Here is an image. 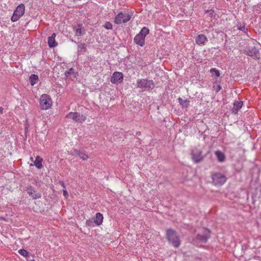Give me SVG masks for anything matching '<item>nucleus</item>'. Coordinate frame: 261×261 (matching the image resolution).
<instances>
[{
	"label": "nucleus",
	"mask_w": 261,
	"mask_h": 261,
	"mask_svg": "<svg viewBox=\"0 0 261 261\" xmlns=\"http://www.w3.org/2000/svg\"><path fill=\"white\" fill-rule=\"evenodd\" d=\"M166 235L169 242L175 248H178L180 243L178 236L172 229H168Z\"/></svg>",
	"instance_id": "1"
},
{
	"label": "nucleus",
	"mask_w": 261,
	"mask_h": 261,
	"mask_svg": "<svg viewBox=\"0 0 261 261\" xmlns=\"http://www.w3.org/2000/svg\"><path fill=\"white\" fill-rule=\"evenodd\" d=\"M212 182L215 186H222L226 181V176L220 172H214L211 174Z\"/></svg>",
	"instance_id": "2"
},
{
	"label": "nucleus",
	"mask_w": 261,
	"mask_h": 261,
	"mask_svg": "<svg viewBox=\"0 0 261 261\" xmlns=\"http://www.w3.org/2000/svg\"><path fill=\"white\" fill-rule=\"evenodd\" d=\"M149 33V30L145 27L142 29L141 31L134 38V42L141 46H143L144 44L145 38Z\"/></svg>",
	"instance_id": "3"
},
{
	"label": "nucleus",
	"mask_w": 261,
	"mask_h": 261,
	"mask_svg": "<svg viewBox=\"0 0 261 261\" xmlns=\"http://www.w3.org/2000/svg\"><path fill=\"white\" fill-rule=\"evenodd\" d=\"M40 104L42 110H48L52 105V100L47 94H43L40 99Z\"/></svg>",
	"instance_id": "4"
},
{
	"label": "nucleus",
	"mask_w": 261,
	"mask_h": 261,
	"mask_svg": "<svg viewBox=\"0 0 261 261\" xmlns=\"http://www.w3.org/2000/svg\"><path fill=\"white\" fill-rule=\"evenodd\" d=\"M66 118L71 119L79 123H82L85 121L86 119L85 116L77 112H70L66 115Z\"/></svg>",
	"instance_id": "5"
},
{
	"label": "nucleus",
	"mask_w": 261,
	"mask_h": 261,
	"mask_svg": "<svg viewBox=\"0 0 261 261\" xmlns=\"http://www.w3.org/2000/svg\"><path fill=\"white\" fill-rule=\"evenodd\" d=\"M137 87L139 88H147L152 89L154 85L152 81H148L146 79H141L137 81Z\"/></svg>",
	"instance_id": "6"
},
{
	"label": "nucleus",
	"mask_w": 261,
	"mask_h": 261,
	"mask_svg": "<svg viewBox=\"0 0 261 261\" xmlns=\"http://www.w3.org/2000/svg\"><path fill=\"white\" fill-rule=\"evenodd\" d=\"M210 237V231L207 229H204L202 233L197 235L196 240L200 243H206Z\"/></svg>",
	"instance_id": "7"
},
{
	"label": "nucleus",
	"mask_w": 261,
	"mask_h": 261,
	"mask_svg": "<svg viewBox=\"0 0 261 261\" xmlns=\"http://www.w3.org/2000/svg\"><path fill=\"white\" fill-rule=\"evenodd\" d=\"M192 159L195 163H198L203 160V156L202 154V151L200 149H195L192 152Z\"/></svg>",
	"instance_id": "8"
},
{
	"label": "nucleus",
	"mask_w": 261,
	"mask_h": 261,
	"mask_svg": "<svg viewBox=\"0 0 261 261\" xmlns=\"http://www.w3.org/2000/svg\"><path fill=\"white\" fill-rule=\"evenodd\" d=\"M123 79V75L120 72H114L111 78V82L113 84L121 83Z\"/></svg>",
	"instance_id": "9"
},
{
	"label": "nucleus",
	"mask_w": 261,
	"mask_h": 261,
	"mask_svg": "<svg viewBox=\"0 0 261 261\" xmlns=\"http://www.w3.org/2000/svg\"><path fill=\"white\" fill-rule=\"evenodd\" d=\"M246 54L249 56H251L254 59L259 58V50L254 47H249L245 50Z\"/></svg>",
	"instance_id": "10"
},
{
	"label": "nucleus",
	"mask_w": 261,
	"mask_h": 261,
	"mask_svg": "<svg viewBox=\"0 0 261 261\" xmlns=\"http://www.w3.org/2000/svg\"><path fill=\"white\" fill-rule=\"evenodd\" d=\"M26 191L28 194L34 199H38L41 197V194L37 192L32 186L28 187Z\"/></svg>",
	"instance_id": "11"
},
{
	"label": "nucleus",
	"mask_w": 261,
	"mask_h": 261,
	"mask_svg": "<svg viewBox=\"0 0 261 261\" xmlns=\"http://www.w3.org/2000/svg\"><path fill=\"white\" fill-rule=\"evenodd\" d=\"M25 11L24 5L22 4L18 5L16 8L14 12L13 15L12 16H22L24 14Z\"/></svg>",
	"instance_id": "12"
},
{
	"label": "nucleus",
	"mask_w": 261,
	"mask_h": 261,
	"mask_svg": "<svg viewBox=\"0 0 261 261\" xmlns=\"http://www.w3.org/2000/svg\"><path fill=\"white\" fill-rule=\"evenodd\" d=\"M195 41L198 45H204L205 42L207 41V39L204 35L200 34L196 37Z\"/></svg>",
	"instance_id": "13"
},
{
	"label": "nucleus",
	"mask_w": 261,
	"mask_h": 261,
	"mask_svg": "<svg viewBox=\"0 0 261 261\" xmlns=\"http://www.w3.org/2000/svg\"><path fill=\"white\" fill-rule=\"evenodd\" d=\"M56 36V34L55 33H53L50 37H49L48 38V44L50 47H54L57 45V43L55 41V37Z\"/></svg>",
	"instance_id": "14"
},
{
	"label": "nucleus",
	"mask_w": 261,
	"mask_h": 261,
	"mask_svg": "<svg viewBox=\"0 0 261 261\" xmlns=\"http://www.w3.org/2000/svg\"><path fill=\"white\" fill-rule=\"evenodd\" d=\"M243 106V102L242 101H236L234 102V107L232 109V113L237 114L238 110L241 109Z\"/></svg>",
	"instance_id": "15"
},
{
	"label": "nucleus",
	"mask_w": 261,
	"mask_h": 261,
	"mask_svg": "<svg viewBox=\"0 0 261 261\" xmlns=\"http://www.w3.org/2000/svg\"><path fill=\"white\" fill-rule=\"evenodd\" d=\"M215 154L217 158V160L220 162H223L225 160V154L220 150L215 151Z\"/></svg>",
	"instance_id": "16"
},
{
	"label": "nucleus",
	"mask_w": 261,
	"mask_h": 261,
	"mask_svg": "<svg viewBox=\"0 0 261 261\" xmlns=\"http://www.w3.org/2000/svg\"><path fill=\"white\" fill-rule=\"evenodd\" d=\"M65 74L67 77H69L72 80L73 79L75 78V70L72 68H70L68 71H66Z\"/></svg>",
	"instance_id": "17"
},
{
	"label": "nucleus",
	"mask_w": 261,
	"mask_h": 261,
	"mask_svg": "<svg viewBox=\"0 0 261 261\" xmlns=\"http://www.w3.org/2000/svg\"><path fill=\"white\" fill-rule=\"evenodd\" d=\"M103 216L101 214L98 213L96 215L95 219L94 220V223L96 224L97 225H100L102 224L103 222Z\"/></svg>",
	"instance_id": "18"
},
{
	"label": "nucleus",
	"mask_w": 261,
	"mask_h": 261,
	"mask_svg": "<svg viewBox=\"0 0 261 261\" xmlns=\"http://www.w3.org/2000/svg\"><path fill=\"white\" fill-rule=\"evenodd\" d=\"M43 160L39 156H37L35 161L34 162V165L38 169H41L42 168V162Z\"/></svg>",
	"instance_id": "19"
},
{
	"label": "nucleus",
	"mask_w": 261,
	"mask_h": 261,
	"mask_svg": "<svg viewBox=\"0 0 261 261\" xmlns=\"http://www.w3.org/2000/svg\"><path fill=\"white\" fill-rule=\"evenodd\" d=\"M130 19V17H115L114 22L116 24H121L122 23H125L128 21Z\"/></svg>",
	"instance_id": "20"
},
{
	"label": "nucleus",
	"mask_w": 261,
	"mask_h": 261,
	"mask_svg": "<svg viewBox=\"0 0 261 261\" xmlns=\"http://www.w3.org/2000/svg\"><path fill=\"white\" fill-rule=\"evenodd\" d=\"M82 24H78L77 26L73 27V30L75 32V36H80L82 35Z\"/></svg>",
	"instance_id": "21"
},
{
	"label": "nucleus",
	"mask_w": 261,
	"mask_h": 261,
	"mask_svg": "<svg viewBox=\"0 0 261 261\" xmlns=\"http://www.w3.org/2000/svg\"><path fill=\"white\" fill-rule=\"evenodd\" d=\"M30 82L32 86L34 85L38 80V76L36 74H31L30 76Z\"/></svg>",
	"instance_id": "22"
},
{
	"label": "nucleus",
	"mask_w": 261,
	"mask_h": 261,
	"mask_svg": "<svg viewBox=\"0 0 261 261\" xmlns=\"http://www.w3.org/2000/svg\"><path fill=\"white\" fill-rule=\"evenodd\" d=\"M178 100L179 103L185 108H187L189 106V102L187 100H183L181 98L179 97L178 98Z\"/></svg>",
	"instance_id": "23"
},
{
	"label": "nucleus",
	"mask_w": 261,
	"mask_h": 261,
	"mask_svg": "<svg viewBox=\"0 0 261 261\" xmlns=\"http://www.w3.org/2000/svg\"><path fill=\"white\" fill-rule=\"evenodd\" d=\"M78 51H85L86 50V47L85 44L79 43L78 44Z\"/></svg>",
	"instance_id": "24"
},
{
	"label": "nucleus",
	"mask_w": 261,
	"mask_h": 261,
	"mask_svg": "<svg viewBox=\"0 0 261 261\" xmlns=\"http://www.w3.org/2000/svg\"><path fill=\"white\" fill-rule=\"evenodd\" d=\"M18 252L20 254L24 257H27L29 255L28 252L24 249H20L18 251Z\"/></svg>",
	"instance_id": "25"
},
{
	"label": "nucleus",
	"mask_w": 261,
	"mask_h": 261,
	"mask_svg": "<svg viewBox=\"0 0 261 261\" xmlns=\"http://www.w3.org/2000/svg\"><path fill=\"white\" fill-rule=\"evenodd\" d=\"M103 27L107 30H111L112 29V24L110 22H106L104 25Z\"/></svg>",
	"instance_id": "26"
},
{
	"label": "nucleus",
	"mask_w": 261,
	"mask_h": 261,
	"mask_svg": "<svg viewBox=\"0 0 261 261\" xmlns=\"http://www.w3.org/2000/svg\"><path fill=\"white\" fill-rule=\"evenodd\" d=\"M79 155L80 158L83 159V160H86L88 158V155L84 152H80L79 153Z\"/></svg>",
	"instance_id": "27"
},
{
	"label": "nucleus",
	"mask_w": 261,
	"mask_h": 261,
	"mask_svg": "<svg viewBox=\"0 0 261 261\" xmlns=\"http://www.w3.org/2000/svg\"><path fill=\"white\" fill-rule=\"evenodd\" d=\"M210 72H211V73L215 72L217 77H219L220 75L219 71L217 70L216 68H212L210 70Z\"/></svg>",
	"instance_id": "28"
},
{
	"label": "nucleus",
	"mask_w": 261,
	"mask_h": 261,
	"mask_svg": "<svg viewBox=\"0 0 261 261\" xmlns=\"http://www.w3.org/2000/svg\"><path fill=\"white\" fill-rule=\"evenodd\" d=\"M94 221H93L92 220H87L86 221V224L87 226H93L94 224Z\"/></svg>",
	"instance_id": "29"
},
{
	"label": "nucleus",
	"mask_w": 261,
	"mask_h": 261,
	"mask_svg": "<svg viewBox=\"0 0 261 261\" xmlns=\"http://www.w3.org/2000/svg\"><path fill=\"white\" fill-rule=\"evenodd\" d=\"M213 88L216 92H218L221 89V87L219 85H217L216 86H214Z\"/></svg>",
	"instance_id": "30"
},
{
	"label": "nucleus",
	"mask_w": 261,
	"mask_h": 261,
	"mask_svg": "<svg viewBox=\"0 0 261 261\" xmlns=\"http://www.w3.org/2000/svg\"><path fill=\"white\" fill-rule=\"evenodd\" d=\"M118 17L119 16H130V15L128 13H124V15L123 14L122 12H120L118 13V14L116 16Z\"/></svg>",
	"instance_id": "31"
},
{
	"label": "nucleus",
	"mask_w": 261,
	"mask_h": 261,
	"mask_svg": "<svg viewBox=\"0 0 261 261\" xmlns=\"http://www.w3.org/2000/svg\"><path fill=\"white\" fill-rule=\"evenodd\" d=\"M63 192L64 196L67 198V197L68 196V193L67 191L65 190V189L63 190Z\"/></svg>",
	"instance_id": "32"
},
{
	"label": "nucleus",
	"mask_w": 261,
	"mask_h": 261,
	"mask_svg": "<svg viewBox=\"0 0 261 261\" xmlns=\"http://www.w3.org/2000/svg\"><path fill=\"white\" fill-rule=\"evenodd\" d=\"M58 184H60L64 188V189H65V184H64L63 181L60 180L58 182Z\"/></svg>",
	"instance_id": "33"
},
{
	"label": "nucleus",
	"mask_w": 261,
	"mask_h": 261,
	"mask_svg": "<svg viewBox=\"0 0 261 261\" xmlns=\"http://www.w3.org/2000/svg\"><path fill=\"white\" fill-rule=\"evenodd\" d=\"M239 29L244 32H245L246 30H247V29L245 27V26H243L242 27H240Z\"/></svg>",
	"instance_id": "34"
},
{
	"label": "nucleus",
	"mask_w": 261,
	"mask_h": 261,
	"mask_svg": "<svg viewBox=\"0 0 261 261\" xmlns=\"http://www.w3.org/2000/svg\"><path fill=\"white\" fill-rule=\"evenodd\" d=\"M19 18V17H11V20L12 21L14 22L17 21Z\"/></svg>",
	"instance_id": "35"
},
{
	"label": "nucleus",
	"mask_w": 261,
	"mask_h": 261,
	"mask_svg": "<svg viewBox=\"0 0 261 261\" xmlns=\"http://www.w3.org/2000/svg\"><path fill=\"white\" fill-rule=\"evenodd\" d=\"M213 13H214V11H212V10L206 11V13H208L210 15H213Z\"/></svg>",
	"instance_id": "36"
},
{
	"label": "nucleus",
	"mask_w": 261,
	"mask_h": 261,
	"mask_svg": "<svg viewBox=\"0 0 261 261\" xmlns=\"http://www.w3.org/2000/svg\"><path fill=\"white\" fill-rule=\"evenodd\" d=\"M3 110V108L2 107H0V113H2Z\"/></svg>",
	"instance_id": "37"
},
{
	"label": "nucleus",
	"mask_w": 261,
	"mask_h": 261,
	"mask_svg": "<svg viewBox=\"0 0 261 261\" xmlns=\"http://www.w3.org/2000/svg\"><path fill=\"white\" fill-rule=\"evenodd\" d=\"M31 261H35V260L33 259V260H31Z\"/></svg>",
	"instance_id": "38"
}]
</instances>
